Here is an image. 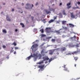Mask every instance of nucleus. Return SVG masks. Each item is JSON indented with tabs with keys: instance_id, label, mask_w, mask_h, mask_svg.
Returning <instances> with one entry per match:
<instances>
[{
	"instance_id": "f257e3e1",
	"label": "nucleus",
	"mask_w": 80,
	"mask_h": 80,
	"mask_svg": "<svg viewBox=\"0 0 80 80\" xmlns=\"http://www.w3.org/2000/svg\"><path fill=\"white\" fill-rule=\"evenodd\" d=\"M33 56L32 55V54H31L27 58H26V60H30V58H31V57H34V61H36L37 59V58H38V54H35V53L33 54Z\"/></svg>"
},
{
	"instance_id": "f03ea898",
	"label": "nucleus",
	"mask_w": 80,
	"mask_h": 80,
	"mask_svg": "<svg viewBox=\"0 0 80 80\" xmlns=\"http://www.w3.org/2000/svg\"><path fill=\"white\" fill-rule=\"evenodd\" d=\"M42 59H43V61H45L46 60H49V58H48V57L46 56L43 57Z\"/></svg>"
},
{
	"instance_id": "7ed1b4c3",
	"label": "nucleus",
	"mask_w": 80,
	"mask_h": 80,
	"mask_svg": "<svg viewBox=\"0 0 80 80\" xmlns=\"http://www.w3.org/2000/svg\"><path fill=\"white\" fill-rule=\"evenodd\" d=\"M70 5H71V2L68 3L67 4V8L68 9H69V8H70L72 7V6H70Z\"/></svg>"
},
{
	"instance_id": "20e7f679",
	"label": "nucleus",
	"mask_w": 80,
	"mask_h": 80,
	"mask_svg": "<svg viewBox=\"0 0 80 80\" xmlns=\"http://www.w3.org/2000/svg\"><path fill=\"white\" fill-rule=\"evenodd\" d=\"M49 10H50V11H52L53 12H55V9L53 8H50V6H49Z\"/></svg>"
},
{
	"instance_id": "39448f33",
	"label": "nucleus",
	"mask_w": 80,
	"mask_h": 80,
	"mask_svg": "<svg viewBox=\"0 0 80 80\" xmlns=\"http://www.w3.org/2000/svg\"><path fill=\"white\" fill-rule=\"evenodd\" d=\"M6 19H7V21H9V22L11 21V19H10V18H9V16L7 15L6 16Z\"/></svg>"
},
{
	"instance_id": "423d86ee",
	"label": "nucleus",
	"mask_w": 80,
	"mask_h": 80,
	"mask_svg": "<svg viewBox=\"0 0 80 80\" xmlns=\"http://www.w3.org/2000/svg\"><path fill=\"white\" fill-rule=\"evenodd\" d=\"M71 18H75V16L73 15V12L71 13Z\"/></svg>"
},
{
	"instance_id": "0eeeda50",
	"label": "nucleus",
	"mask_w": 80,
	"mask_h": 80,
	"mask_svg": "<svg viewBox=\"0 0 80 80\" xmlns=\"http://www.w3.org/2000/svg\"><path fill=\"white\" fill-rule=\"evenodd\" d=\"M45 66L44 65H43L42 66H39L38 67L39 68H40V69H42V70H43V67H44V66Z\"/></svg>"
},
{
	"instance_id": "6e6552de",
	"label": "nucleus",
	"mask_w": 80,
	"mask_h": 80,
	"mask_svg": "<svg viewBox=\"0 0 80 80\" xmlns=\"http://www.w3.org/2000/svg\"><path fill=\"white\" fill-rule=\"evenodd\" d=\"M46 30L47 31V32H48V33H50V28H47L46 29Z\"/></svg>"
},
{
	"instance_id": "1a4fd4ad",
	"label": "nucleus",
	"mask_w": 80,
	"mask_h": 80,
	"mask_svg": "<svg viewBox=\"0 0 80 80\" xmlns=\"http://www.w3.org/2000/svg\"><path fill=\"white\" fill-rule=\"evenodd\" d=\"M65 9H63V10H62V12L63 15H67V13H65Z\"/></svg>"
},
{
	"instance_id": "9d476101",
	"label": "nucleus",
	"mask_w": 80,
	"mask_h": 80,
	"mask_svg": "<svg viewBox=\"0 0 80 80\" xmlns=\"http://www.w3.org/2000/svg\"><path fill=\"white\" fill-rule=\"evenodd\" d=\"M67 23V21H62V25H66Z\"/></svg>"
},
{
	"instance_id": "9b49d317",
	"label": "nucleus",
	"mask_w": 80,
	"mask_h": 80,
	"mask_svg": "<svg viewBox=\"0 0 80 80\" xmlns=\"http://www.w3.org/2000/svg\"><path fill=\"white\" fill-rule=\"evenodd\" d=\"M77 38L76 36H74L73 37L71 38V39H72V40H75V38Z\"/></svg>"
},
{
	"instance_id": "f8f14e48",
	"label": "nucleus",
	"mask_w": 80,
	"mask_h": 80,
	"mask_svg": "<svg viewBox=\"0 0 80 80\" xmlns=\"http://www.w3.org/2000/svg\"><path fill=\"white\" fill-rule=\"evenodd\" d=\"M44 50V49H43L41 52V54H42V56H44V55H45V54H43V53H44V51H43Z\"/></svg>"
},
{
	"instance_id": "ddd939ff",
	"label": "nucleus",
	"mask_w": 80,
	"mask_h": 80,
	"mask_svg": "<svg viewBox=\"0 0 80 80\" xmlns=\"http://www.w3.org/2000/svg\"><path fill=\"white\" fill-rule=\"evenodd\" d=\"M61 51H65L66 50V48L65 47H64L63 48H62L61 49Z\"/></svg>"
},
{
	"instance_id": "4468645a",
	"label": "nucleus",
	"mask_w": 80,
	"mask_h": 80,
	"mask_svg": "<svg viewBox=\"0 0 80 80\" xmlns=\"http://www.w3.org/2000/svg\"><path fill=\"white\" fill-rule=\"evenodd\" d=\"M38 47V45L37 44H35L32 45V47L33 48H37Z\"/></svg>"
},
{
	"instance_id": "2eb2a0df",
	"label": "nucleus",
	"mask_w": 80,
	"mask_h": 80,
	"mask_svg": "<svg viewBox=\"0 0 80 80\" xmlns=\"http://www.w3.org/2000/svg\"><path fill=\"white\" fill-rule=\"evenodd\" d=\"M68 25H69L70 27H71V28H73L74 27V25L72 24H69Z\"/></svg>"
},
{
	"instance_id": "dca6fc26",
	"label": "nucleus",
	"mask_w": 80,
	"mask_h": 80,
	"mask_svg": "<svg viewBox=\"0 0 80 80\" xmlns=\"http://www.w3.org/2000/svg\"><path fill=\"white\" fill-rule=\"evenodd\" d=\"M58 15H59V18H62L63 17V15H62L61 13H59V14Z\"/></svg>"
},
{
	"instance_id": "f3484780",
	"label": "nucleus",
	"mask_w": 80,
	"mask_h": 80,
	"mask_svg": "<svg viewBox=\"0 0 80 80\" xmlns=\"http://www.w3.org/2000/svg\"><path fill=\"white\" fill-rule=\"evenodd\" d=\"M45 12L47 14H49V13H51V12H50V11H48L47 10L45 11Z\"/></svg>"
},
{
	"instance_id": "a211bd4d",
	"label": "nucleus",
	"mask_w": 80,
	"mask_h": 80,
	"mask_svg": "<svg viewBox=\"0 0 80 80\" xmlns=\"http://www.w3.org/2000/svg\"><path fill=\"white\" fill-rule=\"evenodd\" d=\"M42 55H41L40 54H39L38 55V57H39V59H41L42 58Z\"/></svg>"
},
{
	"instance_id": "6ab92c4d",
	"label": "nucleus",
	"mask_w": 80,
	"mask_h": 80,
	"mask_svg": "<svg viewBox=\"0 0 80 80\" xmlns=\"http://www.w3.org/2000/svg\"><path fill=\"white\" fill-rule=\"evenodd\" d=\"M54 22V20L53 19H51L48 22V23H52V22Z\"/></svg>"
},
{
	"instance_id": "aec40b11",
	"label": "nucleus",
	"mask_w": 80,
	"mask_h": 80,
	"mask_svg": "<svg viewBox=\"0 0 80 80\" xmlns=\"http://www.w3.org/2000/svg\"><path fill=\"white\" fill-rule=\"evenodd\" d=\"M20 25H22V28H24V27H25V25H24V24H23V23H21Z\"/></svg>"
},
{
	"instance_id": "412c9836",
	"label": "nucleus",
	"mask_w": 80,
	"mask_h": 80,
	"mask_svg": "<svg viewBox=\"0 0 80 80\" xmlns=\"http://www.w3.org/2000/svg\"><path fill=\"white\" fill-rule=\"evenodd\" d=\"M57 17H58V16H56L55 17H54V19L53 20H57Z\"/></svg>"
},
{
	"instance_id": "4be33fe9",
	"label": "nucleus",
	"mask_w": 80,
	"mask_h": 80,
	"mask_svg": "<svg viewBox=\"0 0 80 80\" xmlns=\"http://www.w3.org/2000/svg\"><path fill=\"white\" fill-rule=\"evenodd\" d=\"M64 70L65 71H67L68 72H69V70H68V69L67 68H65L64 69Z\"/></svg>"
},
{
	"instance_id": "5701e85b",
	"label": "nucleus",
	"mask_w": 80,
	"mask_h": 80,
	"mask_svg": "<svg viewBox=\"0 0 80 80\" xmlns=\"http://www.w3.org/2000/svg\"><path fill=\"white\" fill-rule=\"evenodd\" d=\"M2 32L3 33H7V31H6V30L5 29L4 30H2Z\"/></svg>"
},
{
	"instance_id": "b1692460",
	"label": "nucleus",
	"mask_w": 80,
	"mask_h": 80,
	"mask_svg": "<svg viewBox=\"0 0 80 80\" xmlns=\"http://www.w3.org/2000/svg\"><path fill=\"white\" fill-rule=\"evenodd\" d=\"M40 32H41V33H43L44 32V31H43V29H41L40 30Z\"/></svg>"
},
{
	"instance_id": "393cba45",
	"label": "nucleus",
	"mask_w": 80,
	"mask_h": 80,
	"mask_svg": "<svg viewBox=\"0 0 80 80\" xmlns=\"http://www.w3.org/2000/svg\"><path fill=\"white\" fill-rule=\"evenodd\" d=\"M11 45H14V46H16V45H17V44L14 42L13 43L11 44Z\"/></svg>"
},
{
	"instance_id": "a878e982",
	"label": "nucleus",
	"mask_w": 80,
	"mask_h": 80,
	"mask_svg": "<svg viewBox=\"0 0 80 80\" xmlns=\"http://www.w3.org/2000/svg\"><path fill=\"white\" fill-rule=\"evenodd\" d=\"M78 53V52L75 51V52H73L72 53V54H75V53Z\"/></svg>"
},
{
	"instance_id": "bb28decb",
	"label": "nucleus",
	"mask_w": 80,
	"mask_h": 80,
	"mask_svg": "<svg viewBox=\"0 0 80 80\" xmlns=\"http://www.w3.org/2000/svg\"><path fill=\"white\" fill-rule=\"evenodd\" d=\"M43 23H46V22H47L45 20V19L43 20Z\"/></svg>"
},
{
	"instance_id": "cd10ccee",
	"label": "nucleus",
	"mask_w": 80,
	"mask_h": 80,
	"mask_svg": "<svg viewBox=\"0 0 80 80\" xmlns=\"http://www.w3.org/2000/svg\"><path fill=\"white\" fill-rule=\"evenodd\" d=\"M55 39H52V42H55Z\"/></svg>"
},
{
	"instance_id": "c85d7f7f",
	"label": "nucleus",
	"mask_w": 80,
	"mask_h": 80,
	"mask_svg": "<svg viewBox=\"0 0 80 80\" xmlns=\"http://www.w3.org/2000/svg\"><path fill=\"white\" fill-rule=\"evenodd\" d=\"M56 33H60V32H59V31H56Z\"/></svg>"
},
{
	"instance_id": "c756f323",
	"label": "nucleus",
	"mask_w": 80,
	"mask_h": 80,
	"mask_svg": "<svg viewBox=\"0 0 80 80\" xmlns=\"http://www.w3.org/2000/svg\"><path fill=\"white\" fill-rule=\"evenodd\" d=\"M14 52V50H13V49H11V50L10 52L11 53H12V52Z\"/></svg>"
},
{
	"instance_id": "7c9ffc66",
	"label": "nucleus",
	"mask_w": 80,
	"mask_h": 80,
	"mask_svg": "<svg viewBox=\"0 0 80 80\" xmlns=\"http://www.w3.org/2000/svg\"><path fill=\"white\" fill-rule=\"evenodd\" d=\"M31 18H32V21L33 20V19L34 18V17H33V16H32L31 17Z\"/></svg>"
},
{
	"instance_id": "2f4dec72",
	"label": "nucleus",
	"mask_w": 80,
	"mask_h": 80,
	"mask_svg": "<svg viewBox=\"0 0 80 80\" xmlns=\"http://www.w3.org/2000/svg\"><path fill=\"white\" fill-rule=\"evenodd\" d=\"M74 59L75 60H77L78 59V58H77V57H74Z\"/></svg>"
},
{
	"instance_id": "473e14b6",
	"label": "nucleus",
	"mask_w": 80,
	"mask_h": 80,
	"mask_svg": "<svg viewBox=\"0 0 80 80\" xmlns=\"http://www.w3.org/2000/svg\"><path fill=\"white\" fill-rule=\"evenodd\" d=\"M18 47H15V50H18Z\"/></svg>"
},
{
	"instance_id": "72a5a7b5",
	"label": "nucleus",
	"mask_w": 80,
	"mask_h": 80,
	"mask_svg": "<svg viewBox=\"0 0 80 80\" xmlns=\"http://www.w3.org/2000/svg\"><path fill=\"white\" fill-rule=\"evenodd\" d=\"M53 52H50L49 53L50 55H52L53 54Z\"/></svg>"
},
{
	"instance_id": "f704fd0d",
	"label": "nucleus",
	"mask_w": 80,
	"mask_h": 80,
	"mask_svg": "<svg viewBox=\"0 0 80 80\" xmlns=\"http://www.w3.org/2000/svg\"><path fill=\"white\" fill-rule=\"evenodd\" d=\"M2 47L3 48H6V46H5V45H3L2 46Z\"/></svg>"
},
{
	"instance_id": "c9c22d12",
	"label": "nucleus",
	"mask_w": 80,
	"mask_h": 80,
	"mask_svg": "<svg viewBox=\"0 0 80 80\" xmlns=\"http://www.w3.org/2000/svg\"><path fill=\"white\" fill-rule=\"evenodd\" d=\"M78 45H79L78 44H77L76 45V47H79V46Z\"/></svg>"
},
{
	"instance_id": "e433bc0d",
	"label": "nucleus",
	"mask_w": 80,
	"mask_h": 80,
	"mask_svg": "<svg viewBox=\"0 0 80 80\" xmlns=\"http://www.w3.org/2000/svg\"><path fill=\"white\" fill-rule=\"evenodd\" d=\"M62 28H64V29H65V30H67V27H65V28H64L62 26Z\"/></svg>"
},
{
	"instance_id": "4c0bfd02",
	"label": "nucleus",
	"mask_w": 80,
	"mask_h": 80,
	"mask_svg": "<svg viewBox=\"0 0 80 80\" xmlns=\"http://www.w3.org/2000/svg\"><path fill=\"white\" fill-rule=\"evenodd\" d=\"M41 35H42V37H45V35L44 34H42Z\"/></svg>"
},
{
	"instance_id": "58836bf2",
	"label": "nucleus",
	"mask_w": 80,
	"mask_h": 80,
	"mask_svg": "<svg viewBox=\"0 0 80 80\" xmlns=\"http://www.w3.org/2000/svg\"><path fill=\"white\" fill-rule=\"evenodd\" d=\"M56 50H60V48H58L56 49Z\"/></svg>"
},
{
	"instance_id": "ea45409f",
	"label": "nucleus",
	"mask_w": 80,
	"mask_h": 80,
	"mask_svg": "<svg viewBox=\"0 0 80 80\" xmlns=\"http://www.w3.org/2000/svg\"><path fill=\"white\" fill-rule=\"evenodd\" d=\"M77 3H78V5H80V2H77Z\"/></svg>"
},
{
	"instance_id": "a19ab883",
	"label": "nucleus",
	"mask_w": 80,
	"mask_h": 80,
	"mask_svg": "<svg viewBox=\"0 0 80 80\" xmlns=\"http://www.w3.org/2000/svg\"><path fill=\"white\" fill-rule=\"evenodd\" d=\"M73 9H77L76 7H74L73 8Z\"/></svg>"
},
{
	"instance_id": "79ce46f5",
	"label": "nucleus",
	"mask_w": 80,
	"mask_h": 80,
	"mask_svg": "<svg viewBox=\"0 0 80 80\" xmlns=\"http://www.w3.org/2000/svg\"><path fill=\"white\" fill-rule=\"evenodd\" d=\"M38 2L36 3V6H37V5H38Z\"/></svg>"
},
{
	"instance_id": "37998d69",
	"label": "nucleus",
	"mask_w": 80,
	"mask_h": 80,
	"mask_svg": "<svg viewBox=\"0 0 80 80\" xmlns=\"http://www.w3.org/2000/svg\"><path fill=\"white\" fill-rule=\"evenodd\" d=\"M56 55H59V52H57L56 53Z\"/></svg>"
},
{
	"instance_id": "c03bdc74",
	"label": "nucleus",
	"mask_w": 80,
	"mask_h": 80,
	"mask_svg": "<svg viewBox=\"0 0 80 80\" xmlns=\"http://www.w3.org/2000/svg\"><path fill=\"white\" fill-rule=\"evenodd\" d=\"M62 5V3H60V4H59V6H61V5Z\"/></svg>"
},
{
	"instance_id": "a18cd8bd",
	"label": "nucleus",
	"mask_w": 80,
	"mask_h": 80,
	"mask_svg": "<svg viewBox=\"0 0 80 80\" xmlns=\"http://www.w3.org/2000/svg\"><path fill=\"white\" fill-rule=\"evenodd\" d=\"M15 32H18V29H16L15 30Z\"/></svg>"
},
{
	"instance_id": "49530a36",
	"label": "nucleus",
	"mask_w": 80,
	"mask_h": 80,
	"mask_svg": "<svg viewBox=\"0 0 80 80\" xmlns=\"http://www.w3.org/2000/svg\"><path fill=\"white\" fill-rule=\"evenodd\" d=\"M14 9L13 8V9H12V12L14 11Z\"/></svg>"
},
{
	"instance_id": "de8ad7c7",
	"label": "nucleus",
	"mask_w": 80,
	"mask_h": 80,
	"mask_svg": "<svg viewBox=\"0 0 80 80\" xmlns=\"http://www.w3.org/2000/svg\"><path fill=\"white\" fill-rule=\"evenodd\" d=\"M30 4H28V3H27L26 4V5L27 6H28V5H29Z\"/></svg>"
},
{
	"instance_id": "09e8293b",
	"label": "nucleus",
	"mask_w": 80,
	"mask_h": 80,
	"mask_svg": "<svg viewBox=\"0 0 80 80\" xmlns=\"http://www.w3.org/2000/svg\"><path fill=\"white\" fill-rule=\"evenodd\" d=\"M51 61H52V60H49V61H48V62H51Z\"/></svg>"
},
{
	"instance_id": "8fccbe9b",
	"label": "nucleus",
	"mask_w": 80,
	"mask_h": 80,
	"mask_svg": "<svg viewBox=\"0 0 80 80\" xmlns=\"http://www.w3.org/2000/svg\"><path fill=\"white\" fill-rule=\"evenodd\" d=\"M16 51H14V54H16Z\"/></svg>"
},
{
	"instance_id": "3c124183",
	"label": "nucleus",
	"mask_w": 80,
	"mask_h": 80,
	"mask_svg": "<svg viewBox=\"0 0 80 80\" xmlns=\"http://www.w3.org/2000/svg\"><path fill=\"white\" fill-rule=\"evenodd\" d=\"M76 9H77V8H79V7L78 6L77 7H76Z\"/></svg>"
},
{
	"instance_id": "603ef678",
	"label": "nucleus",
	"mask_w": 80,
	"mask_h": 80,
	"mask_svg": "<svg viewBox=\"0 0 80 80\" xmlns=\"http://www.w3.org/2000/svg\"><path fill=\"white\" fill-rule=\"evenodd\" d=\"M22 6H23V5H24V3H22Z\"/></svg>"
},
{
	"instance_id": "864d4df0",
	"label": "nucleus",
	"mask_w": 80,
	"mask_h": 80,
	"mask_svg": "<svg viewBox=\"0 0 80 80\" xmlns=\"http://www.w3.org/2000/svg\"><path fill=\"white\" fill-rule=\"evenodd\" d=\"M3 5H5V3H3Z\"/></svg>"
},
{
	"instance_id": "5fc2aeb1",
	"label": "nucleus",
	"mask_w": 80,
	"mask_h": 80,
	"mask_svg": "<svg viewBox=\"0 0 80 80\" xmlns=\"http://www.w3.org/2000/svg\"><path fill=\"white\" fill-rule=\"evenodd\" d=\"M11 48H12V50H13V48H12L11 47Z\"/></svg>"
},
{
	"instance_id": "6e6d98bb",
	"label": "nucleus",
	"mask_w": 80,
	"mask_h": 80,
	"mask_svg": "<svg viewBox=\"0 0 80 80\" xmlns=\"http://www.w3.org/2000/svg\"><path fill=\"white\" fill-rule=\"evenodd\" d=\"M32 7H33V4H32Z\"/></svg>"
},
{
	"instance_id": "4d7b16f0",
	"label": "nucleus",
	"mask_w": 80,
	"mask_h": 80,
	"mask_svg": "<svg viewBox=\"0 0 80 80\" xmlns=\"http://www.w3.org/2000/svg\"><path fill=\"white\" fill-rule=\"evenodd\" d=\"M3 13V12H1V13L2 14V13Z\"/></svg>"
},
{
	"instance_id": "13d9d810",
	"label": "nucleus",
	"mask_w": 80,
	"mask_h": 80,
	"mask_svg": "<svg viewBox=\"0 0 80 80\" xmlns=\"http://www.w3.org/2000/svg\"><path fill=\"white\" fill-rule=\"evenodd\" d=\"M75 67H76V64H75Z\"/></svg>"
},
{
	"instance_id": "bf43d9fd",
	"label": "nucleus",
	"mask_w": 80,
	"mask_h": 80,
	"mask_svg": "<svg viewBox=\"0 0 80 80\" xmlns=\"http://www.w3.org/2000/svg\"><path fill=\"white\" fill-rule=\"evenodd\" d=\"M25 8H26V9H27V8L25 7Z\"/></svg>"
},
{
	"instance_id": "052dcab7",
	"label": "nucleus",
	"mask_w": 80,
	"mask_h": 80,
	"mask_svg": "<svg viewBox=\"0 0 80 80\" xmlns=\"http://www.w3.org/2000/svg\"><path fill=\"white\" fill-rule=\"evenodd\" d=\"M64 68H65V66H64Z\"/></svg>"
},
{
	"instance_id": "680f3d73",
	"label": "nucleus",
	"mask_w": 80,
	"mask_h": 80,
	"mask_svg": "<svg viewBox=\"0 0 80 80\" xmlns=\"http://www.w3.org/2000/svg\"><path fill=\"white\" fill-rule=\"evenodd\" d=\"M23 13L22 12H21V13Z\"/></svg>"
},
{
	"instance_id": "e2e57ef3",
	"label": "nucleus",
	"mask_w": 80,
	"mask_h": 80,
	"mask_svg": "<svg viewBox=\"0 0 80 80\" xmlns=\"http://www.w3.org/2000/svg\"><path fill=\"white\" fill-rule=\"evenodd\" d=\"M78 15V14H77V15Z\"/></svg>"
},
{
	"instance_id": "0e129e2a",
	"label": "nucleus",
	"mask_w": 80,
	"mask_h": 80,
	"mask_svg": "<svg viewBox=\"0 0 80 80\" xmlns=\"http://www.w3.org/2000/svg\"><path fill=\"white\" fill-rule=\"evenodd\" d=\"M77 38H78V37H77Z\"/></svg>"
},
{
	"instance_id": "69168bd1",
	"label": "nucleus",
	"mask_w": 80,
	"mask_h": 80,
	"mask_svg": "<svg viewBox=\"0 0 80 80\" xmlns=\"http://www.w3.org/2000/svg\"><path fill=\"white\" fill-rule=\"evenodd\" d=\"M1 49V47H0V50Z\"/></svg>"
},
{
	"instance_id": "338daca9",
	"label": "nucleus",
	"mask_w": 80,
	"mask_h": 80,
	"mask_svg": "<svg viewBox=\"0 0 80 80\" xmlns=\"http://www.w3.org/2000/svg\"><path fill=\"white\" fill-rule=\"evenodd\" d=\"M77 42H78V41H77Z\"/></svg>"
},
{
	"instance_id": "774afa93",
	"label": "nucleus",
	"mask_w": 80,
	"mask_h": 80,
	"mask_svg": "<svg viewBox=\"0 0 80 80\" xmlns=\"http://www.w3.org/2000/svg\"><path fill=\"white\" fill-rule=\"evenodd\" d=\"M55 1H57V0H55Z\"/></svg>"
}]
</instances>
